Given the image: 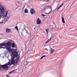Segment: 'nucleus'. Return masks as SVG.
I'll return each instance as SVG.
<instances>
[{"instance_id":"2","label":"nucleus","mask_w":77,"mask_h":77,"mask_svg":"<svg viewBox=\"0 0 77 77\" xmlns=\"http://www.w3.org/2000/svg\"><path fill=\"white\" fill-rule=\"evenodd\" d=\"M12 45V42H8L6 43H4L0 44V47L2 48H3V46H5L6 47L7 46H11Z\"/></svg>"},{"instance_id":"16","label":"nucleus","mask_w":77,"mask_h":77,"mask_svg":"<svg viewBox=\"0 0 77 77\" xmlns=\"http://www.w3.org/2000/svg\"><path fill=\"white\" fill-rule=\"evenodd\" d=\"M45 57V55H43L40 58V59H42L43 57Z\"/></svg>"},{"instance_id":"6","label":"nucleus","mask_w":77,"mask_h":77,"mask_svg":"<svg viewBox=\"0 0 77 77\" xmlns=\"http://www.w3.org/2000/svg\"><path fill=\"white\" fill-rule=\"evenodd\" d=\"M41 23V21L39 18L37 19V24H40Z\"/></svg>"},{"instance_id":"20","label":"nucleus","mask_w":77,"mask_h":77,"mask_svg":"<svg viewBox=\"0 0 77 77\" xmlns=\"http://www.w3.org/2000/svg\"><path fill=\"white\" fill-rule=\"evenodd\" d=\"M42 16H43V17H45V15L44 14H42Z\"/></svg>"},{"instance_id":"25","label":"nucleus","mask_w":77,"mask_h":77,"mask_svg":"<svg viewBox=\"0 0 77 77\" xmlns=\"http://www.w3.org/2000/svg\"><path fill=\"white\" fill-rule=\"evenodd\" d=\"M61 6H60V7H59L60 8H61Z\"/></svg>"},{"instance_id":"21","label":"nucleus","mask_w":77,"mask_h":77,"mask_svg":"<svg viewBox=\"0 0 77 77\" xmlns=\"http://www.w3.org/2000/svg\"><path fill=\"white\" fill-rule=\"evenodd\" d=\"M63 3L60 6L62 7V6H63Z\"/></svg>"},{"instance_id":"5","label":"nucleus","mask_w":77,"mask_h":77,"mask_svg":"<svg viewBox=\"0 0 77 77\" xmlns=\"http://www.w3.org/2000/svg\"><path fill=\"white\" fill-rule=\"evenodd\" d=\"M0 16L1 17H2V16H3V13L5 12V9L4 8H3V7H2V6L0 5Z\"/></svg>"},{"instance_id":"17","label":"nucleus","mask_w":77,"mask_h":77,"mask_svg":"<svg viewBox=\"0 0 77 77\" xmlns=\"http://www.w3.org/2000/svg\"><path fill=\"white\" fill-rule=\"evenodd\" d=\"M49 41H50V40H49V39H48V40L46 41L45 42V44H47V43L48 42H49Z\"/></svg>"},{"instance_id":"18","label":"nucleus","mask_w":77,"mask_h":77,"mask_svg":"<svg viewBox=\"0 0 77 77\" xmlns=\"http://www.w3.org/2000/svg\"><path fill=\"white\" fill-rule=\"evenodd\" d=\"M15 28L16 29H17V30H18V26L15 27Z\"/></svg>"},{"instance_id":"8","label":"nucleus","mask_w":77,"mask_h":77,"mask_svg":"<svg viewBox=\"0 0 77 77\" xmlns=\"http://www.w3.org/2000/svg\"><path fill=\"white\" fill-rule=\"evenodd\" d=\"M7 49L9 53H10V52H11V53L12 52V49H11V47H8L7 48Z\"/></svg>"},{"instance_id":"15","label":"nucleus","mask_w":77,"mask_h":77,"mask_svg":"<svg viewBox=\"0 0 77 77\" xmlns=\"http://www.w3.org/2000/svg\"><path fill=\"white\" fill-rule=\"evenodd\" d=\"M25 13H28V10H27V9L25 10Z\"/></svg>"},{"instance_id":"7","label":"nucleus","mask_w":77,"mask_h":77,"mask_svg":"<svg viewBox=\"0 0 77 77\" xmlns=\"http://www.w3.org/2000/svg\"><path fill=\"white\" fill-rule=\"evenodd\" d=\"M30 13H31V14H32V15H33V14H34L35 13V11L33 9V8H31L30 10Z\"/></svg>"},{"instance_id":"22","label":"nucleus","mask_w":77,"mask_h":77,"mask_svg":"<svg viewBox=\"0 0 77 77\" xmlns=\"http://www.w3.org/2000/svg\"><path fill=\"white\" fill-rule=\"evenodd\" d=\"M60 8H59V7L57 8V10H59V9Z\"/></svg>"},{"instance_id":"1","label":"nucleus","mask_w":77,"mask_h":77,"mask_svg":"<svg viewBox=\"0 0 77 77\" xmlns=\"http://www.w3.org/2000/svg\"><path fill=\"white\" fill-rule=\"evenodd\" d=\"M11 65H12L11 63L9 62L7 63H6L5 64L1 66V67L2 68L8 69V68H10Z\"/></svg>"},{"instance_id":"11","label":"nucleus","mask_w":77,"mask_h":77,"mask_svg":"<svg viewBox=\"0 0 77 77\" xmlns=\"http://www.w3.org/2000/svg\"><path fill=\"white\" fill-rule=\"evenodd\" d=\"M11 47L13 48H14V47H16V46H15V43H12Z\"/></svg>"},{"instance_id":"14","label":"nucleus","mask_w":77,"mask_h":77,"mask_svg":"<svg viewBox=\"0 0 77 77\" xmlns=\"http://www.w3.org/2000/svg\"><path fill=\"white\" fill-rule=\"evenodd\" d=\"M46 32H47V33H48V31H49V29H46L45 30Z\"/></svg>"},{"instance_id":"13","label":"nucleus","mask_w":77,"mask_h":77,"mask_svg":"<svg viewBox=\"0 0 77 77\" xmlns=\"http://www.w3.org/2000/svg\"><path fill=\"white\" fill-rule=\"evenodd\" d=\"M51 53H53L54 51V49H51Z\"/></svg>"},{"instance_id":"24","label":"nucleus","mask_w":77,"mask_h":77,"mask_svg":"<svg viewBox=\"0 0 77 77\" xmlns=\"http://www.w3.org/2000/svg\"><path fill=\"white\" fill-rule=\"evenodd\" d=\"M52 29H53V27H52L51 28V30H52Z\"/></svg>"},{"instance_id":"4","label":"nucleus","mask_w":77,"mask_h":77,"mask_svg":"<svg viewBox=\"0 0 77 77\" xmlns=\"http://www.w3.org/2000/svg\"><path fill=\"white\" fill-rule=\"evenodd\" d=\"M11 53L13 56H14L15 57H17L18 56V52H17V50L16 49H12Z\"/></svg>"},{"instance_id":"10","label":"nucleus","mask_w":77,"mask_h":77,"mask_svg":"<svg viewBox=\"0 0 77 77\" xmlns=\"http://www.w3.org/2000/svg\"><path fill=\"white\" fill-rule=\"evenodd\" d=\"M6 32L7 33H9L11 32V29H9L7 28L6 29Z\"/></svg>"},{"instance_id":"27","label":"nucleus","mask_w":77,"mask_h":77,"mask_svg":"<svg viewBox=\"0 0 77 77\" xmlns=\"http://www.w3.org/2000/svg\"><path fill=\"white\" fill-rule=\"evenodd\" d=\"M1 19V17H0V19Z\"/></svg>"},{"instance_id":"26","label":"nucleus","mask_w":77,"mask_h":77,"mask_svg":"<svg viewBox=\"0 0 77 77\" xmlns=\"http://www.w3.org/2000/svg\"><path fill=\"white\" fill-rule=\"evenodd\" d=\"M0 69H1V67H0Z\"/></svg>"},{"instance_id":"12","label":"nucleus","mask_w":77,"mask_h":77,"mask_svg":"<svg viewBox=\"0 0 77 77\" xmlns=\"http://www.w3.org/2000/svg\"><path fill=\"white\" fill-rule=\"evenodd\" d=\"M5 17H7V15H8V11H7L5 12Z\"/></svg>"},{"instance_id":"23","label":"nucleus","mask_w":77,"mask_h":77,"mask_svg":"<svg viewBox=\"0 0 77 77\" xmlns=\"http://www.w3.org/2000/svg\"><path fill=\"white\" fill-rule=\"evenodd\" d=\"M51 38H49V41H50V40H51Z\"/></svg>"},{"instance_id":"3","label":"nucleus","mask_w":77,"mask_h":77,"mask_svg":"<svg viewBox=\"0 0 77 77\" xmlns=\"http://www.w3.org/2000/svg\"><path fill=\"white\" fill-rule=\"evenodd\" d=\"M14 59H15V57L14 56L11 57V64H15V63H17L19 61V60L18 59H17L14 60Z\"/></svg>"},{"instance_id":"9","label":"nucleus","mask_w":77,"mask_h":77,"mask_svg":"<svg viewBox=\"0 0 77 77\" xmlns=\"http://www.w3.org/2000/svg\"><path fill=\"white\" fill-rule=\"evenodd\" d=\"M62 23H65V19H64V18H63V17H62Z\"/></svg>"},{"instance_id":"19","label":"nucleus","mask_w":77,"mask_h":77,"mask_svg":"<svg viewBox=\"0 0 77 77\" xmlns=\"http://www.w3.org/2000/svg\"><path fill=\"white\" fill-rule=\"evenodd\" d=\"M14 70H13L12 71L10 72H9V74H10V73H12V72H14Z\"/></svg>"}]
</instances>
